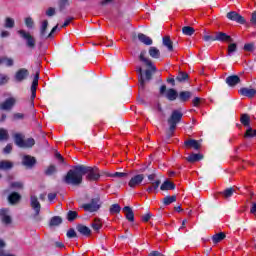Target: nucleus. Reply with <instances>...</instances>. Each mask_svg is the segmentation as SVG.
Instances as JSON below:
<instances>
[{"mask_svg":"<svg viewBox=\"0 0 256 256\" xmlns=\"http://www.w3.org/2000/svg\"><path fill=\"white\" fill-rule=\"evenodd\" d=\"M64 183L67 185H81L83 183V165L74 166L64 177Z\"/></svg>","mask_w":256,"mask_h":256,"instance_id":"obj_1","label":"nucleus"},{"mask_svg":"<svg viewBox=\"0 0 256 256\" xmlns=\"http://www.w3.org/2000/svg\"><path fill=\"white\" fill-rule=\"evenodd\" d=\"M181 119H183V113L180 110H173L170 119H168V137H173V133H175V129H177V123H180Z\"/></svg>","mask_w":256,"mask_h":256,"instance_id":"obj_2","label":"nucleus"},{"mask_svg":"<svg viewBox=\"0 0 256 256\" xmlns=\"http://www.w3.org/2000/svg\"><path fill=\"white\" fill-rule=\"evenodd\" d=\"M146 54H147V52L145 50H143L140 53L139 60L142 63H144L147 67H150V69H147L145 71V77H146L147 81H151V77H153V73H155V71H157V67H155V65H153V62L149 58L145 57Z\"/></svg>","mask_w":256,"mask_h":256,"instance_id":"obj_3","label":"nucleus"},{"mask_svg":"<svg viewBox=\"0 0 256 256\" xmlns=\"http://www.w3.org/2000/svg\"><path fill=\"white\" fill-rule=\"evenodd\" d=\"M82 173L83 175H87V181H99V179L101 178L99 168L97 167H89L82 165Z\"/></svg>","mask_w":256,"mask_h":256,"instance_id":"obj_4","label":"nucleus"},{"mask_svg":"<svg viewBox=\"0 0 256 256\" xmlns=\"http://www.w3.org/2000/svg\"><path fill=\"white\" fill-rule=\"evenodd\" d=\"M82 209L88 211V213L99 211L101 209V199L99 197L93 198L90 203L83 204Z\"/></svg>","mask_w":256,"mask_h":256,"instance_id":"obj_5","label":"nucleus"},{"mask_svg":"<svg viewBox=\"0 0 256 256\" xmlns=\"http://www.w3.org/2000/svg\"><path fill=\"white\" fill-rule=\"evenodd\" d=\"M47 27H49V21L47 20L42 21L40 26V37L42 39H51V37H53V33H55L57 29H59V25H56L52 28L51 32L47 35Z\"/></svg>","mask_w":256,"mask_h":256,"instance_id":"obj_6","label":"nucleus"},{"mask_svg":"<svg viewBox=\"0 0 256 256\" xmlns=\"http://www.w3.org/2000/svg\"><path fill=\"white\" fill-rule=\"evenodd\" d=\"M17 33L18 35H20L22 39L26 41V45L27 47H29V49H35L36 41H35V37H33L31 33L25 30H18Z\"/></svg>","mask_w":256,"mask_h":256,"instance_id":"obj_7","label":"nucleus"},{"mask_svg":"<svg viewBox=\"0 0 256 256\" xmlns=\"http://www.w3.org/2000/svg\"><path fill=\"white\" fill-rule=\"evenodd\" d=\"M30 205L35 213L34 218L37 219L39 217V213H41V203H39L37 196L35 195L30 196Z\"/></svg>","mask_w":256,"mask_h":256,"instance_id":"obj_8","label":"nucleus"},{"mask_svg":"<svg viewBox=\"0 0 256 256\" xmlns=\"http://www.w3.org/2000/svg\"><path fill=\"white\" fill-rule=\"evenodd\" d=\"M143 179H145V175L137 174L130 179L128 185L131 187V189H135L136 187H139L141 183H143Z\"/></svg>","mask_w":256,"mask_h":256,"instance_id":"obj_9","label":"nucleus"},{"mask_svg":"<svg viewBox=\"0 0 256 256\" xmlns=\"http://www.w3.org/2000/svg\"><path fill=\"white\" fill-rule=\"evenodd\" d=\"M226 17L227 19H230V21H236V23H240V25H244L245 23V18H243V16L235 11L227 13Z\"/></svg>","mask_w":256,"mask_h":256,"instance_id":"obj_10","label":"nucleus"},{"mask_svg":"<svg viewBox=\"0 0 256 256\" xmlns=\"http://www.w3.org/2000/svg\"><path fill=\"white\" fill-rule=\"evenodd\" d=\"M15 103H17V100L14 97H10L6 99L5 102L0 104V109H2L3 111H11Z\"/></svg>","mask_w":256,"mask_h":256,"instance_id":"obj_11","label":"nucleus"},{"mask_svg":"<svg viewBox=\"0 0 256 256\" xmlns=\"http://www.w3.org/2000/svg\"><path fill=\"white\" fill-rule=\"evenodd\" d=\"M215 39L221 43H233V38L225 32H216Z\"/></svg>","mask_w":256,"mask_h":256,"instance_id":"obj_12","label":"nucleus"},{"mask_svg":"<svg viewBox=\"0 0 256 256\" xmlns=\"http://www.w3.org/2000/svg\"><path fill=\"white\" fill-rule=\"evenodd\" d=\"M39 85V73H36L34 76L32 86H31V103L33 105V101L35 100V97H37V87Z\"/></svg>","mask_w":256,"mask_h":256,"instance_id":"obj_13","label":"nucleus"},{"mask_svg":"<svg viewBox=\"0 0 256 256\" xmlns=\"http://www.w3.org/2000/svg\"><path fill=\"white\" fill-rule=\"evenodd\" d=\"M35 163H37V160L35 159V157L30 155H25L23 157L22 165H24L25 167H28L29 169H31V167H33Z\"/></svg>","mask_w":256,"mask_h":256,"instance_id":"obj_14","label":"nucleus"},{"mask_svg":"<svg viewBox=\"0 0 256 256\" xmlns=\"http://www.w3.org/2000/svg\"><path fill=\"white\" fill-rule=\"evenodd\" d=\"M184 145L187 149H195L196 151H198V149H201V144L195 139L186 140L184 142Z\"/></svg>","mask_w":256,"mask_h":256,"instance_id":"obj_15","label":"nucleus"},{"mask_svg":"<svg viewBox=\"0 0 256 256\" xmlns=\"http://www.w3.org/2000/svg\"><path fill=\"white\" fill-rule=\"evenodd\" d=\"M29 77V70L25 68H21L19 71L16 72L15 79L18 82L24 81Z\"/></svg>","mask_w":256,"mask_h":256,"instance_id":"obj_16","label":"nucleus"},{"mask_svg":"<svg viewBox=\"0 0 256 256\" xmlns=\"http://www.w3.org/2000/svg\"><path fill=\"white\" fill-rule=\"evenodd\" d=\"M226 83L229 87H235V85H239V83H241V78L237 75L228 76L226 78Z\"/></svg>","mask_w":256,"mask_h":256,"instance_id":"obj_17","label":"nucleus"},{"mask_svg":"<svg viewBox=\"0 0 256 256\" xmlns=\"http://www.w3.org/2000/svg\"><path fill=\"white\" fill-rule=\"evenodd\" d=\"M122 211L125 214V217L128 221H130L131 223L135 221V214L133 213V209H131V207L126 206L123 208Z\"/></svg>","mask_w":256,"mask_h":256,"instance_id":"obj_18","label":"nucleus"},{"mask_svg":"<svg viewBox=\"0 0 256 256\" xmlns=\"http://www.w3.org/2000/svg\"><path fill=\"white\" fill-rule=\"evenodd\" d=\"M240 93L244 95V97H249V99L256 96V90L253 88H241Z\"/></svg>","mask_w":256,"mask_h":256,"instance_id":"obj_19","label":"nucleus"},{"mask_svg":"<svg viewBox=\"0 0 256 256\" xmlns=\"http://www.w3.org/2000/svg\"><path fill=\"white\" fill-rule=\"evenodd\" d=\"M8 213H9L8 209L0 210V217H2V222L5 223V225H10L11 223V216H9Z\"/></svg>","mask_w":256,"mask_h":256,"instance_id":"obj_20","label":"nucleus"},{"mask_svg":"<svg viewBox=\"0 0 256 256\" xmlns=\"http://www.w3.org/2000/svg\"><path fill=\"white\" fill-rule=\"evenodd\" d=\"M78 233H80L81 235H84L85 237H89V235H91V229L85 225L79 224L76 227Z\"/></svg>","mask_w":256,"mask_h":256,"instance_id":"obj_21","label":"nucleus"},{"mask_svg":"<svg viewBox=\"0 0 256 256\" xmlns=\"http://www.w3.org/2000/svg\"><path fill=\"white\" fill-rule=\"evenodd\" d=\"M165 97L166 99H168V101H175V99L179 97V94L176 92L175 89L170 88L166 91Z\"/></svg>","mask_w":256,"mask_h":256,"instance_id":"obj_22","label":"nucleus"},{"mask_svg":"<svg viewBox=\"0 0 256 256\" xmlns=\"http://www.w3.org/2000/svg\"><path fill=\"white\" fill-rule=\"evenodd\" d=\"M138 39L144 45H153V40L149 36H147L143 33L138 34Z\"/></svg>","mask_w":256,"mask_h":256,"instance_id":"obj_23","label":"nucleus"},{"mask_svg":"<svg viewBox=\"0 0 256 256\" xmlns=\"http://www.w3.org/2000/svg\"><path fill=\"white\" fill-rule=\"evenodd\" d=\"M25 142V136H23V134L21 133H16L14 134V143L18 146V147H23V143Z\"/></svg>","mask_w":256,"mask_h":256,"instance_id":"obj_24","label":"nucleus"},{"mask_svg":"<svg viewBox=\"0 0 256 256\" xmlns=\"http://www.w3.org/2000/svg\"><path fill=\"white\" fill-rule=\"evenodd\" d=\"M8 201L11 205H15V203H19V201H21V195L17 192H13L8 196Z\"/></svg>","mask_w":256,"mask_h":256,"instance_id":"obj_25","label":"nucleus"},{"mask_svg":"<svg viewBox=\"0 0 256 256\" xmlns=\"http://www.w3.org/2000/svg\"><path fill=\"white\" fill-rule=\"evenodd\" d=\"M192 96L193 94L190 91H182L179 93L178 97L182 103H185L190 100Z\"/></svg>","mask_w":256,"mask_h":256,"instance_id":"obj_26","label":"nucleus"},{"mask_svg":"<svg viewBox=\"0 0 256 256\" xmlns=\"http://www.w3.org/2000/svg\"><path fill=\"white\" fill-rule=\"evenodd\" d=\"M201 159H203V155L195 153H192L186 157V161H188V163H197V161H201Z\"/></svg>","mask_w":256,"mask_h":256,"instance_id":"obj_27","label":"nucleus"},{"mask_svg":"<svg viewBox=\"0 0 256 256\" xmlns=\"http://www.w3.org/2000/svg\"><path fill=\"white\" fill-rule=\"evenodd\" d=\"M161 191H173L175 189V184L169 180H166L161 186Z\"/></svg>","mask_w":256,"mask_h":256,"instance_id":"obj_28","label":"nucleus"},{"mask_svg":"<svg viewBox=\"0 0 256 256\" xmlns=\"http://www.w3.org/2000/svg\"><path fill=\"white\" fill-rule=\"evenodd\" d=\"M137 73L139 77V89H145V80L143 79V68L137 67Z\"/></svg>","mask_w":256,"mask_h":256,"instance_id":"obj_29","label":"nucleus"},{"mask_svg":"<svg viewBox=\"0 0 256 256\" xmlns=\"http://www.w3.org/2000/svg\"><path fill=\"white\" fill-rule=\"evenodd\" d=\"M0 169L2 171H7L9 169H13V162H11L9 160L0 161Z\"/></svg>","mask_w":256,"mask_h":256,"instance_id":"obj_30","label":"nucleus"},{"mask_svg":"<svg viewBox=\"0 0 256 256\" xmlns=\"http://www.w3.org/2000/svg\"><path fill=\"white\" fill-rule=\"evenodd\" d=\"M149 55L152 59H159V57H161V51H159L157 47H150Z\"/></svg>","mask_w":256,"mask_h":256,"instance_id":"obj_31","label":"nucleus"},{"mask_svg":"<svg viewBox=\"0 0 256 256\" xmlns=\"http://www.w3.org/2000/svg\"><path fill=\"white\" fill-rule=\"evenodd\" d=\"M163 46L167 47L168 51H173V41H171V37L169 36L163 37Z\"/></svg>","mask_w":256,"mask_h":256,"instance_id":"obj_32","label":"nucleus"},{"mask_svg":"<svg viewBox=\"0 0 256 256\" xmlns=\"http://www.w3.org/2000/svg\"><path fill=\"white\" fill-rule=\"evenodd\" d=\"M4 27L6 29H13V27H15V19L11 17H6L4 20Z\"/></svg>","mask_w":256,"mask_h":256,"instance_id":"obj_33","label":"nucleus"},{"mask_svg":"<svg viewBox=\"0 0 256 256\" xmlns=\"http://www.w3.org/2000/svg\"><path fill=\"white\" fill-rule=\"evenodd\" d=\"M228 43H230V44L228 45L227 56L231 57V56H233V53H236V51H237V44L233 43V42H228Z\"/></svg>","mask_w":256,"mask_h":256,"instance_id":"obj_34","label":"nucleus"},{"mask_svg":"<svg viewBox=\"0 0 256 256\" xmlns=\"http://www.w3.org/2000/svg\"><path fill=\"white\" fill-rule=\"evenodd\" d=\"M61 223H63V219H61V217L59 216H54L51 218L49 225L50 227H57L61 225Z\"/></svg>","mask_w":256,"mask_h":256,"instance_id":"obj_35","label":"nucleus"},{"mask_svg":"<svg viewBox=\"0 0 256 256\" xmlns=\"http://www.w3.org/2000/svg\"><path fill=\"white\" fill-rule=\"evenodd\" d=\"M223 239H225V233H223V232L215 234L212 237V241H213L214 244L221 243V241H223Z\"/></svg>","mask_w":256,"mask_h":256,"instance_id":"obj_36","label":"nucleus"},{"mask_svg":"<svg viewBox=\"0 0 256 256\" xmlns=\"http://www.w3.org/2000/svg\"><path fill=\"white\" fill-rule=\"evenodd\" d=\"M91 227L94 231H99L103 227V224L101 223V219L95 218L93 223L91 224Z\"/></svg>","mask_w":256,"mask_h":256,"instance_id":"obj_37","label":"nucleus"},{"mask_svg":"<svg viewBox=\"0 0 256 256\" xmlns=\"http://www.w3.org/2000/svg\"><path fill=\"white\" fill-rule=\"evenodd\" d=\"M187 79H189V74H187L186 72H179L178 76L176 77V81H178L179 83H183L187 81Z\"/></svg>","mask_w":256,"mask_h":256,"instance_id":"obj_38","label":"nucleus"},{"mask_svg":"<svg viewBox=\"0 0 256 256\" xmlns=\"http://www.w3.org/2000/svg\"><path fill=\"white\" fill-rule=\"evenodd\" d=\"M177 201V196H166L163 198V204L164 205H171V203H175Z\"/></svg>","mask_w":256,"mask_h":256,"instance_id":"obj_39","label":"nucleus"},{"mask_svg":"<svg viewBox=\"0 0 256 256\" xmlns=\"http://www.w3.org/2000/svg\"><path fill=\"white\" fill-rule=\"evenodd\" d=\"M33 145H35V139L28 138V139L24 140L22 148L29 149V148L33 147Z\"/></svg>","mask_w":256,"mask_h":256,"instance_id":"obj_40","label":"nucleus"},{"mask_svg":"<svg viewBox=\"0 0 256 256\" xmlns=\"http://www.w3.org/2000/svg\"><path fill=\"white\" fill-rule=\"evenodd\" d=\"M117 213H121V206L119 204H113L110 206V215H117Z\"/></svg>","mask_w":256,"mask_h":256,"instance_id":"obj_41","label":"nucleus"},{"mask_svg":"<svg viewBox=\"0 0 256 256\" xmlns=\"http://www.w3.org/2000/svg\"><path fill=\"white\" fill-rule=\"evenodd\" d=\"M240 121H241L242 125H244V127H249V123L251 121V118L247 114H242L241 118H240Z\"/></svg>","mask_w":256,"mask_h":256,"instance_id":"obj_42","label":"nucleus"},{"mask_svg":"<svg viewBox=\"0 0 256 256\" xmlns=\"http://www.w3.org/2000/svg\"><path fill=\"white\" fill-rule=\"evenodd\" d=\"M233 193H235V189L227 188L226 190L221 192V195H223L224 199H229V197L233 196Z\"/></svg>","mask_w":256,"mask_h":256,"instance_id":"obj_43","label":"nucleus"},{"mask_svg":"<svg viewBox=\"0 0 256 256\" xmlns=\"http://www.w3.org/2000/svg\"><path fill=\"white\" fill-rule=\"evenodd\" d=\"M182 32L184 35H188L189 37H191V35H193V33H195V29L191 26H184L182 28Z\"/></svg>","mask_w":256,"mask_h":256,"instance_id":"obj_44","label":"nucleus"},{"mask_svg":"<svg viewBox=\"0 0 256 256\" xmlns=\"http://www.w3.org/2000/svg\"><path fill=\"white\" fill-rule=\"evenodd\" d=\"M9 139V133L5 129H0V141H7Z\"/></svg>","mask_w":256,"mask_h":256,"instance_id":"obj_45","label":"nucleus"},{"mask_svg":"<svg viewBox=\"0 0 256 256\" xmlns=\"http://www.w3.org/2000/svg\"><path fill=\"white\" fill-rule=\"evenodd\" d=\"M1 63H3L4 65H6V67H13V59L11 58H1Z\"/></svg>","mask_w":256,"mask_h":256,"instance_id":"obj_46","label":"nucleus"},{"mask_svg":"<svg viewBox=\"0 0 256 256\" xmlns=\"http://www.w3.org/2000/svg\"><path fill=\"white\" fill-rule=\"evenodd\" d=\"M244 51H248L249 53H253L255 51V44L248 43L244 45Z\"/></svg>","mask_w":256,"mask_h":256,"instance_id":"obj_47","label":"nucleus"},{"mask_svg":"<svg viewBox=\"0 0 256 256\" xmlns=\"http://www.w3.org/2000/svg\"><path fill=\"white\" fill-rule=\"evenodd\" d=\"M53 173H57V168L55 167V165H50L46 171L45 174L46 175H53Z\"/></svg>","mask_w":256,"mask_h":256,"instance_id":"obj_48","label":"nucleus"},{"mask_svg":"<svg viewBox=\"0 0 256 256\" xmlns=\"http://www.w3.org/2000/svg\"><path fill=\"white\" fill-rule=\"evenodd\" d=\"M25 25L28 27V29H33V25H35V22L33 21V18L27 17L25 19Z\"/></svg>","mask_w":256,"mask_h":256,"instance_id":"obj_49","label":"nucleus"},{"mask_svg":"<svg viewBox=\"0 0 256 256\" xmlns=\"http://www.w3.org/2000/svg\"><path fill=\"white\" fill-rule=\"evenodd\" d=\"M68 221H75L77 219V212L75 211H69L67 215Z\"/></svg>","mask_w":256,"mask_h":256,"instance_id":"obj_50","label":"nucleus"},{"mask_svg":"<svg viewBox=\"0 0 256 256\" xmlns=\"http://www.w3.org/2000/svg\"><path fill=\"white\" fill-rule=\"evenodd\" d=\"M244 137H256V130H253V128L247 129Z\"/></svg>","mask_w":256,"mask_h":256,"instance_id":"obj_51","label":"nucleus"},{"mask_svg":"<svg viewBox=\"0 0 256 256\" xmlns=\"http://www.w3.org/2000/svg\"><path fill=\"white\" fill-rule=\"evenodd\" d=\"M68 5H69V0H60L59 1L60 11H63L65 7H68Z\"/></svg>","mask_w":256,"mask_h":256,"instance_id":"obj_52","label":"nucleus"},{"mask_svg":"<svg viewBox=\"0 0 256 256\" xmlns=\"http://www.w3.org/2000/svg\"><path fill=\"white\" fill-rule=\"evenodd\" d=\"M110 177H118L119 179H121L123 177H127V173H125V172H116V173L110 174Z\"/></svg>","mask_w":256,"mask_h":256,"instance_id":"obj_53","label":"nucleus"},{"mask_svg":"<svg viewBox=\"0 0 256 256\" xmlns=\"http://www.w3.org/2000/svg\"><path fill=\"white\" fill-rule=\"evenodd\" d=\"M12 189H23V182H12Z\"/></svg>","mask_w":256,"mask_h":256,"instance_id":"obj_54","label":"nucleus"},{"mask_svg":"<svg viewBox=\"0 0 256 256\" xmlns=\"http://www.w3.org/2000/svg\"><path fill=\"white\" fill-rule=\"evenodd\" d=\"M67 237L68 239H73V237H77V232L74 229H69L67 231Z\"/></svg>","mask_w":256,"mask_h":256,"instance_id":"obj_55","label":"nucleus"},{"mask_svg":"<svg viewBox=\"0 0 256 256\" xmlns=\"http://www.w3.org/2000/svg\"><path fill=\"white\" fill-rule=\"evenodd\" d=\"M9 81V77L4 74H0V85H5Z\"/></svg>","mask_w":256,"mask_h":256,"instance_id":"obj_56","label":"nucleus"},{"mask_svg":"<svg viewBox=\"0 0 256 256\" xmlns=\"http://www.w3.org/2000/svg\"><path fill=\"white\" fill-rule=\"evenodd\" d=\"M5 245V241L0 239V256H5V251L3 250L5 249Z\"/></svg>","mask_w":256,"mask_h":256,"instance_id":"obj_57","label":"nucleus"},{"mask_svg":"<svg viewBox=\"0 0 256 256\" xmlns=\"http://www.w3.org/2000/svg\"><path fill=\"white\" fill-rule=\"evenodd\" d=\"M25 117V115H23V113H15L13 115V121H19V119H23Z\"/></svg>","mask_w":256,"mask_h":256,"instance_id":"obj_58","label":"nucleus"},{"mask_svg":"<svg viewBox=\"0 0 256 256\" xmlns=\"http://www.w3.org/2000/svg\"><path fill=\"white\" fill-rule=\"evenodd\" d=\"M10 36H11V33L7 30H2L1 33H0V37L2 39H5V38L10 37Z\"/></svg>","mask_w":256,"mask_h":256,"instance_id":"obj_59","label":"nucleus"},{"mask_svg":"<svg viewBox=\"0 0 256 256\" xmlns=\"http://www.w3.org/2000/svg\"><path fill=\"white\" fill-rule=\"evenodd\" d=\"M71 21H73V17H68L64 24L61 26V29L65 28V27H68V25L71 23Z\"/></svg>","mask_w":256,"mask_h":256,"instance_id":"obj_60","label":"nucleus"},{"mask_svg":"<svg viewBox=\"0 0 256 256\" xmlns=\"http://www.w3.org/2000/svg\"><path fill=\"white\" fill-rule=\"evenodd\" d=\"M46 15L48 17H53V15H55V8H49L47 11H46Z\"/></svg>","mask_w":256,"mask_h":256,"instance_id":"obj_61","label":"nucleus"},{"mask_svg":"<svg viewBox=\"0 0 256 256\" xmlns=\"http://www.w3.org/2000/svg\"><path fill=\"white\" fill-rule=\"evenodd\" d=\"M203 39L205 41H217V39H215V36H211V35H205L203 36Z\"/></svg>","mask_w":256,"mask_h":256,"instance_id":"obj_62","label":"nucleus"},{"mask_svg":"<svg viewBox=\"0 0 256 256\" xmlns=\"http://www.w3.org/2000/svg\"><path fill=\"white\" fill-rule=\"evenodd\" d=\"M11 151H13V146L11 144H8L5 148H4V153H11Z\"/></svg>","mask_w":256,"mask_h":256,"instance_id":"obj_63","label":"nucleus"},{"mask_svg":"<svg viewBox=\"0 0 256 256\" xmlns=\"http://www.w3.org/2000/svg\"><path fill=\"white\" fill-rule=\"evenodd\" d=\"M148 256H163V254L159 251H152Z\"/></svg>","mask_w":256,"mask_h":256,"instance_id":"obj_64","label":"nucleus"}]
</instances>
